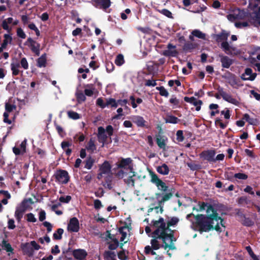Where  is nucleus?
Listing matches in <instances>:
<instances>
[{
  "instance_id": "c03bdc74",
  "label": "nucleus",
  "mask_w": 260,
  "mask_h": 260,
  "mask_svg": "<svg viewBox=\"0 0 260 260\" xmlns=\"http://www.w3.org/2000/svg\"><path fill=\"white\" fill-rule=\"evenodd\" d=\"M87 87L88 88H86L84 90L85 94L87 96H91L93 94L95 88L92 85H87Z\"/></svg>"
},
{
  "instance_id": "864d4df0",
  "label": "nucleus",
  "mask_w": 260,
  "mask_h": 260,
  "mask_svg": "<svg viewBox=\"0 0 260 260\" xmlns=\"http://www.w3.org/2000/svg\"><path fill=\"white\" fill-rule=\"evenodd\" d=\"M63 230L62 229H58L56 232L53 234V238L56 240L61 239Z\"/></svg>"
},
{
  "instance_id": "1a4fd4ad",
  "label": "nucleus",
  "mask_w": 260,
  "mask_h": 260,
  "mask_svg": "<svg viewBox=\"0 0 260 260\" xmlns=\"http://www.w3.org/2000/svg\"><path fill=\"white\" fill-rule=\"evenodd\" d=\"M91 2L95 7L104 10L111 6L110 0H91Z\"/></svg>"
},
{
  "instance_id": "c756f323",
  "label": "nucleus",
  "mask_w": 260,
  "mask_h": 260,
  "mask_svg": "<svg viewBox=\"0 0 260 260\" xmlns=\"http://www.w3.org/2000/svg\"><path fill=\"white\" fill-rule=\"evenodd\" d=\"M157 172L162 175H167L169 173V169L167 165L164 164L157 168Z\"/></svg>"
},
{
  "instance_id": "f704fd0d",
  "label": "nucleus",
  "mask_w": 260,
  "mask_h": 260,
  "mask_svg": "<svg viewBox=\"0 0 260 260\" xmlns=\"http://www.w3.org/2000/svg\"><path fill=\"white\" fill-rule=\"evenodd\" d=\"M29 243H25L21 245V248L25 254L30 255L32 254V250L29 248Z\"/></svg>"
},
{
  "instance_id": "473e14b6",
  "label": "nucleus",
  "mask_w": 260,
  "mask_h": 260,
  "mask_svg": "<svg viewBox=\"0 0 260 260\" xmlns=\"http://www.w3.org/2000/svg\"><path fill=\"white\" fill-rule=\"evenodd\" d=\"M243 119L246 120L251 125H256L258 123V120L256 118L250 117L248 114H245L243 115Z\"/></svg>"
},
{
  "instance_id": "4468645a",
  "label": "nucleus",
  "mask_w": 260,
  "mask_h": 260,
  "mask_svg": "<svg viewBox=\"0 0 260 260\" xmlns=\"http://www.w3.org/2000/svg\"><path fill=\"white\" fill-rule=\"evenodd\" d=\"M18 23V20L17 19H14L12 17L8 18L7 19H5L2 23L3 28L9 31L11 29V27H9V24H12L13 25H16Z\"/></svg>"
},
{
  "instance_id": "8fccbe9b",
  "label": "nucleus",
  "mask_w": 260,
  "mask_h": 260,
  "mask_svg": "<svg viewBox=\"0 0 260 260\" xmlns=\"http://www.w3.org/2000/svg\"><path fill=\"white\" fill-rule=\"evenodd\" d=\"M46 62V59L45 56H41L40 58L38 59L37 60V64L38 66L41 68L45 66Z\"/></svg>"
},
{
  "instance_id": "6ab92c4d",
  "label": "nucleus",
  "mask_w": 260,
  "mask_h": 260,
  "mask_svg": "<svg viewBox=\"0 0 260 260\" xmlns=\"http://www.w3.org/2000/svg\"><path fill=\"white\" fill-rule=\"evenodd\" d=\"M26 43L30 47L31 50L36 53L37 54H39L40 51V44L35 41L33 40L31 38H29L27 39Z\"/></svg>"
},
{
  "instance_id": "5fc2aeb1",
  "label": "nucleus",
  "mask_w": 260,
  "mask_h": 260,
  "mask_svg": "<svg viewBox=\"0 0 260 260\" xmlns=\"http://www.w3.org/2000/svg\"><path fill=\"white\" fill-rule=\"evenodd\" d=\"M28 27H29V29L34 30L37 36H40V31L34 23H30L28 25Z\"/></svg>"
},
{
  "instance_id": "052dcab7",
  "label": "nucleus",
  "mask_w": 260,
  "mask_h": 260,
  "mask_svg": "<svg viewBox=\"0 0 260 260\" xmlns=\"http://www.w3.org/2000/svg\"><path fill=\"white\" fill-rule=\"evenodd\" d=\"M20 63L21 67L24 69L26 70L28 68V64L25 58L23 57L21 59Z\"/></svg>"
},
{
  "instance_id": "680f3d73",
  "label": "nucleus",
  "mask_w": 260,
  "mask_h": 260,
  "mask_svg": "<svg viewBox=\"0 0 260 260\" xmlns=\"http://www.w3.org/2000/svg\"><path fill=\"white\" fill-rule=\"evenodd\" d=\"M251 62L254 67L256 68V70L260 72V63L258 62L255 58H252Z\"/></svg>"
},
{
  "instance_id": "bf43d9fd",
  "label": "nucleus",
  "mask_w": 260,
  "mask_h": 260,
  "mask_svg": "<svg viewBox=\"0 0 260 260\" xmlns=\"http://www.w3.org/2000/svg\"><path fill=\"white\" fill-rule=\"evenodd\" d=\"M71 200V197L70 196H62L59 199L60 202L65 203H69Z\"/></svg>"
},
{
  "instance_id": "7c9ffc66",
  "label": "nucleus",
  "mask_w": 260,
  "mask_h": 260,
  "mask_svg": "<svg viewBox=\"0 0 260 260\" xmlns=\"http://www.w3.org/2000/svg\"><path fill=\"white\" fill-rule=\"evenodd\" d=\"M166 141L167 139L161 137H158L156 139V143L158 147L162 149H165L166 145Z\"/></svg>"
},
{
  "instance_id": "338daca9",
  "label": "nucleus",
  "mask_w": 260,
  "mask_h": 260,
  "mask_svg": "<svg viewBox=\"0 0 260 260\" xmlns=\"http://www.w3.org/2000/svg\"><path fill=\"white\" fill-rule=\"evenodd\" d=\"M96 104L102 108H104L106 107V102L105 103L102 99L99 98L96 100Z\"/></svg>"
},
{
  "instance_id": "cd10ccee",
  "label": "nucleus",
  "mask_w": 260,
  "mask_h": 260,
  "mask_svg": "<svg viewBox=\"0 0 260 260\" xmlns=\"http://www.w3.org/2000/svg\"><path fill=\"white\" fill-rule=\"evenodd\" d=\"M11 198L10 194L7 191L0 190V200L4 205L8 203V200Z\"/></svg>"
},
{
  "instance_id": "37998d69",
  "label": "nucleus",
  "mask_w": 260,
  "mask_h": 260,
  "mask_svg": "<svg viewBox=\"0 0 260 260\" xmlns=\"http://www.w3.org/2000/svg\"><path fill=\"white\" fill-rule=\"evenodd\" d=\"M165 121L167 123L176 124L179 122V120L177 117L175 116L172 115H168L166 118Z\"/></svg>"
},
{
  "instance_id": "4c0bfd02",
  "label": "nucleus",
  "mask_w": 260,
  "mask_h": 260,
  "mask_svg": "<svg viewBox=\"0 0 260 260\" xmlns=\"http://www.w3.org/2000/svg\"><path fill=\"white\" fill-rule=\"evenodd\" d=\"M179 221V219L176 217H173L169 218L167 221V226L166 225V228L169 229V226L175 225L177 224Z\"/></svg>"
},
{
  "instance_id": "20e7f679",
  "label": "nucleus",
  "mask_w": 260,
  "mask_h": 260,
  "mask_svg": "<svg viewBox=\"0 0 260 260\" xmlns=\"http://www.w3.org/2000/svg\"><path fill=\"white\" fill-rule=\"evenodd\" d=\"M115 176L119 179H123L124 182L129 185L134 186V180L133 177L135 176V173L132 170L129 171L124 169H119L115 173Z\"/></svg>"
},
{
  "instance_id": "7ed1b4c3",
  "label": "nucleus",
  "mask_w": 260,
  "mask_h": 260,
  "mask_svg": "<svg viewBox=\"0 0 260 260\" xmlns=\"http://www.w3.org/2000/svg\"><path fill=\"white\" fill-rule=\"evenodd\" d=\"M111 166L107 161H104L99 167V173L98 174V179L104 180L105 182L109 181L111 178Z\"/></svg>"
},
{
  "instance_id": "2eb2a0df",
  "label": "nucleus",
  "mask_w": 260,
  "mask_h": 260,
  "mask_svg": "<svg viewBox=\"0 0 260 260\" xmlns=\"http://www.w3.org/2000/svg\"><path fill=\"white\" fill-rule=\"evenodd\" d=\"M228 83L235 88H238L241 86L242 84L240 83L239 79H237L236 76L232 74H230L227 78Z\"/></svg>"
},
{
  "instance_id": "4d7b16f0",
  "label": "nucleus",
  "mask_w": 260,
  "mask_h": 260,
  "mask_svg": "<svg viewBox=\"0 0 260 260\" xmlns=\"http://www.w3.org/2000/svg\"><path fill=\"white\" fill-rule=\"evenodd\" d=\"M26 217H27V220L28 222H35L37 221V219L35 217V215L31 213H28L26 215Z\"/></svg>"
},
{
  "instance_id": "bb28decb",
  "label": "nucleus",
  "mask_w": 260,
  "mask_h": 260,
  "mask_svg": "<svg viewBox=\"0 0 260 260\" xmlns=\"http://www.w3.org/2000/svg\"><path fill=\"white\" fill-rule=\"evenodd\" d=\"M105 133V129L103 127L100 126L98 128V137L99 141L103 144L105 142L107 138Z\"/></svg>"
},
{
  "instance_id": "6e6552de",
  "label": "nucleus",
  "mask_w": 260,
  "mask_h": 260,
  "mask_svg": "<svg viewBox=\"0 0 260 260\" xmlns=\"http://www.w3.org/2000/svg\"><path fill=\"white\" fill-rule=\"evenodd\" d=\"M55 178L59 183L62 184L67 183L69 180L68 173L63 170L57 171L55 174Z\"/></svg>"
},
{
  "instance_id": "0e129e2a",
  "label": "nucleus",
  "mask_w": 260,
  "mask_h": 260,
  "mask_svg": "<svg viewBox=\"0 0 260 260\" xmlns=\"http://www.w3.org/2000/svg\"><path fill=\"white\" fill-rule=\"evenodd\" d=\"M17 36L22 38V39H25L26 37V35L25 32L23 31L22 28H18L17 30Z\"/></svg>"
},
{
  "instance_id": "72a5a7b5",
  "label": "nucleus",
  "mask_w": 260,
  "mask_h": 260,
  "mask_svg": "<svg viewBox=\"0 0 260 260\" xmlns=\"http://www.w3.org/2000/svg\"><path fill=\"white\" fill-rule=\"evenodd\" d=\"M0 245L3 247V248L6 250L7 252H12L13 249L12 248L11 245L8 241L6 240H3L2 241V243Z\"/></svg>"
},
{
  "instance_id": "de8ad7c7",
  "label": "nucleus",
  "mask_w": 260,
  "mask_h": 260,
  "mask_svg": "<svg viewBox=\"0 0 260 260\" xmlns=\"http://www.w3.org/2000/svg\"><path fill=\"white\" fill-rule=\"evenodd\" d=\"M68 115L70 118H71L74 120H77L80 118V115L77 112L69 111L67 112Z\"/></svg>"
},
{
  "instance_id": "9b49d317",
  "label": "nucleus",
  "mask_w": 260,
  "mask_h": 260,
  "mask_svg": "<svg viewBox=\"0 0 260 260\" xmlns=\"http://www.w3.org/2000/svg\"><path fill=\"white\" fill-rule=\"evenodd\" d=\"M151 181L155 184L158 189L164 191L167 190L168 187L165 183L160 180L156 175L153 174L151 176Z\"/></svg>"
},
{
  "instance_id": "ea45409f",
  "label": "nucleus",
  "mask_w": 260,
  "mask_h": 260,
  "mask_svg": "<svg viewBox=\"0 0 260 260\" xmlns=\"http://www.w3.org/2000/svg\"><path fill=\"white\" fill-rule=\"evenodd\" d=\"M86 149L91 152H93L96 149V146L94 144V142L92 139H90L88 142L86 147Z\"/></svg>"
},
{
  "instance_id": "13d9d810",
  "label": "nucleus",
  "mask_w": 260,
  "mask_h": 260,
  "mask_svg": "<svg viewBox=\"0 0 260 260\" xmlns=\"http://www.w3.org/2000/svg\"><path fill=\"white\" fill-rule=\"evenodd\" d=\"M177 140L178 142H182L184 140V137L183 135V131L179 130L176 133Z\"/></svg>"
},
{
  "instance_id": "e433bc0d",
  "label": "nucleus",
  "mask_w": 260,
  "mask_h": 260,
  "mask_svg": "<svg viewBox=\"0 0 260 260\" xmlns=\"http://www.w3.org/2000/svg\"><path fill=\"white\" fill-rule=\"evenodd\" d=\"M127 229L126 228H120L119 229V234L121 235V237L120 238V241L121 242H124L125 243L126 241H125V240L127 236Z\"/></svg>"
},
{
  "instance_id": "2f4dec72",
  "label": "nucleus",
  "mask_w": 260,
  "mask_h": 260,
  "mask_svg": "<svg viewBox=\"0 0 260 260\" xmlns=\"http://www.w3.org/2000/svg\"><path fill=\"white\" fill-rule=\"evenodd\" d=\"M116 256L115 253L111 251H105L104 254V257L105 260H115Z\"/></svg>"
},
{
  "instance_id": "393cba45",
  "label": "nucleus",
  "mask_w": 260,
  "mask_h": 260,
  "mask_svg": "<svg viewBox=\"0 0 260 260\" xmlns=\"http://www.w3.org/2000/svg\"><path fill=\"white\" fill-rule=\"evenodd\" d=\"M219 57L220 58V61L223 68H229L233 63L232 60L226 56L219 54Z\"/></svg>"
},
{
  "instance_id": "58836bf2",
  "label": "nucleus",
  "mask_w": 260,
  "mask_h": 260,
  "mask_svg": "<svg viewBox=\"0 0 260 260\" xmlns=\"http://www.w3.org/2000/svg\"><path fill=\"white\" fill-rule=\"evenodd\" d=\"M16 109V106L14 104H11L9 103H7L5 104V113H7L10 114L11 112H12L14 110Z\"/></svg>"
},
{
  "instance_id": "a211bd4d",
  "label": "nucleus",
  "mask_w": 260,
  "mask_h": 260,
  "mask_svg": "<svg viewBox=\"0 0 260 260\" xmlns=\"http://www.w3.org/2000/svg\"><path fill=\"white\" fill-rule=\"evenodd\" d=\"M184 101L187 103H189L194 106H196V109L197 111H199L201 109V106L202 104V101L200 100H197L196 98L194 97H185Z\"/></svg>"
},
{
  "instance_id": "a19ab883",
  "label": "nucleus",
  "mask_w": 260,
  "mask_h": 260,
  "mask_svg": "<svg viewBox=\"0 0 260 260\" xmlns=\"http://www.w3.org/2000/svg\"><path fill=\"white\" fill-rule=\"evenodd\" d=\"M110 106L112 108H116L118 106L117 101L112 98L106 99V107Z\"/></svg>"
},
{
  "instance_id": "09e8293b",
  "label": "nucleus",
  "mask_w": 260,
  "mask_h": 260,
  "mask_svg": "<svg viewBox=\"0 0 260 260\" xmlns=\"http://www.w3.org/2000/svg\"><path fill=\"white\" fill-rule=\"evenodd\" d=\"M230 35V32L225 30H222L221 32V33L219 35H218V37L220 40H223V41H226Z\"/></svg>"
},
{
  "instance_id": "39448f33",
  "label": "nucleus",
  "mask_w": 260,
  "mask_h": 260,
  "mask_svg": "<svg viewBox=\"0 0 260 260\" xmlns=\"http://www.w3.org/2000/svg\"><path fill=\"white\" fill-rule=\"evenodd\" d=\"M221 48L223 51L228 55H236L240 53L239 50L230 45L227 41H223L221 44Z\"/></svg>"
},
{
  "instance_id": "0eeeda50",
  "label": "nucleus",
  "mask_w": 260,
  "mask_h": 260,
  "mask_svg": "<svg viewBox=\"0 0 260 260\" xmlns=\"http://www.w3.org/2000/svg\"><path fill=\"white\" fill-rule=\"evenodd\" d=\"M132 159L130 158H122L117 162V168L119 169H124L130 171L133 170Z\"/></svg>"
},
{
  "instance_id": "9d476101",
  "label": "nucleus",
  "mask_w": 260,
  "mask_h": 260,
  "mask_svg": "<svg viewBox=\"0 0 260 260\" xmlns=\"http://www.w3.org/2000/svg\"><path fill=\"white\" fill-rule=\"evenodd\" d=\"M26 202V201H23L21 203V204L17 207L16 209L15 212V216L18 221L20 220V219L22 217L23 213L25 211L26 209V207L25 206Z\"/></svg>"
},
{
  "instance_id": "b1692460",
  "label": "nucleus",
  "mask_w": 260,
  "mask_h": 260,
  "mask_svg": "<svg viewBox=\"0 0 260 260\" xmlns=\"http://www.w3.org/2000/svg\"><path fill=\"white\" fill-rule=\"evenodd\" d=\"M178 53L176 50V46L172 44H169L168 45V49L164 52L165 56H175Z\"/></svg>"
},
{
  "instance_id": "6e6d98bb",
  "label": "nucleus",
  "mask_w": 260,
  "mask_h": 260,
  "mask_svg": "<svg viewBox=\"0 0 260 260\" xmlns=\"http://www.w3.org/2000/svg\"><path fill=\"white\" fill-rule=\"evenodd\" d=\"M158 12L168 18H172V13L167 9H164L161 10H158Z\"/></svg>"
},
{
  "instance_id": "e2e57ef3",
  "label": "nucleus",
  "mask_w": 260,
  "mask_h": 260,
  "mask_svg": "<svg viewBox=\"0 0 260 260\" xmlns=\"http://www.w3.org/2000/svg\"><path fill=\"white\" fill-rule=\"evenodd\" d=\"M170 102L173 105V106H174V108L177 107L179 104V100L175 97H172L170 99Z\"/></svg>"
},
{
  "instance_id": "412c9836",
  "label": "nucleus",
  "mask_w": 260,
  "mask_h": 260,
  "mask_svg": "<svg viewBox=\"0 0 260 260\" xmlns=\"http://www.w3.org/2000/svg\"><path fill=\"white\" fill-rule=\"evenodd\" d=\"M256 74L253 73L250 68L245 69V73L242 75L241 78L244 80H253L256 77Z\"/></svg>"
},
{
  "instance_id": "f3484780",
  "label": "nucleus",
  "mask_w": 260,
  "mask_h": 260,
  "mask_svg": "<svg viewBox=\"0 0 260 260\" xmlns=\"http://www.w3.org/2000/svg\"><path fill=\"white\" fill-rule=\"evenodd\" d=\"M215 152L214 150H208L203 152L201 154V157L204 159L209 161L214 162V156Z\"/></svg>"
},
{
  "instance_id": "774afa93",
  "label": "nucleus",
  "mask_w": 260,
  "mask_h": 260,
  "mask_svg": "<svg viewBox=\"0 0 260 260\" xmlns=\"http://www.w3.org/2000/svg\"><path fill=\"white\" fill-rule=\"evenodd\" d=\"M236 178L244 180L247 178V176L243 173H237L234 175Z\"/></svg>"
},
{
  "instance_id": "69168bd1",
  "label": "nucleus",
  "mask_w": 260,
  "mask_h": 260,
  "mask_svg": "<svg viewBox=\"0 0 260 260\" xmlns=\"http://www.w3.org/2000/svg\"><path fill=\"white\" fill-rule=\"evenodd\" d=\"M235 25L237 28H241L248 26V23L247 22H236L235 23Z\"/></svg>"
},
{
  "instance_id": "3c124183",
  "label": "nucleus",
  "mask_w": 260,
  "mask_h": 260,
  "mask_svg": "<svg viewBox=\"0 0 260 260\" xmlns=\"http://www.w3.org/2000/svg\"><path fill=\"white\" fill-rule=\"evenodd\" d=\"M119 245V242L116 239H113L111 243H109V248L111 250L116 249Z\"/></svg>"
},
{
  "instance_id": "4be33fe9",
  "label": "nucleus",
  "mask_w": 260,
  "mask_h": 260,
  "mask_svg": "<svg viewBox=\"0 0 260 260\" xmlns=\"http://www.w3.org/2000/svg\"><path fill=\"white\" fill-rule=\"evenodd\" d=\"M206 209H207V213L208 214H210V213H215L213 207L204 202L199 203L198 204V208L197 210L198 211H202Z\"/></svg>"
},
{
  "instance_id": "c9c22d12",
  "label": "nucleus",
  "mask_w": 260,
  "mask_h": 260,
  "mask_svg": "<svg viewBox=\"0 0 260 260\" xmlns=\"http://www.w3.org/2000/svg\"><path fill=\"white\" fill-rule=\"evenodd\" d=\"M12 41V37L9 34H5L4 35V40L2 44V47L5 49L8 44L11 43Z\"/></svg>"
},
{
  "instance_id": "f8f14e48",
  "label": "nucleus",
  "mask_w": 260,
  "mask_h": 260,
  "mask_svg": "<svg viewBox=\"0 0 260 260\" xmlns=\"http://www.w3.org/2000/svg\"><path fill=\"white\" fill-rule=\"evenodd\" d=\"M27 140L24 139L19 146H15L13 148V152L15 155H22L26 152Z\"/></svg>"
},
{
  "instance_id": "aec40b11",
  "label": "nucleus",
  "mask_w": 260,
  "mask_h": 260,
  "mask_svg": "<svg viewBox=\"0 0 260 260\" xmlns=\"http://www.w3.org/2000/svg\"><path fill=\"white\" fill-rule=\"evenodd\" d=\"M130 118L138 127H144L146 125V121L142 116L133 115Z\"/></svg>"
},
{
  "instance_id": "f03ea898",
  "label": "nucleus",
  "mask_w": 260,
  "mask_h": 260,
  "mask_svg": "<svg viewBox=\"0 0 260 260\" xmlns=\"http://www.w3.org/2000/svg\"><path fill=\"white\" fill-rule=\"evenodd\" d=\"M196 222L200 229L205 232L214 229L218 232H221L225 228L223 220L217 216V213L208 214V216L203 215L195 217Z\"/></svg>"
},
{
  "instance_id": "49530a36",
  "label": "nucleus",
  "mask_w": 260,
  "mask_h": 260,
  "mask_svg": "<svg viewBox=\"0 0 260 260\" xmlns=\"http://www.w3.org/2000/svg\"><path fill=\"white\" fill-rule=\"evenodd\" d=\"M191 34L193 36H195L200 39H205V34L201 32L200 30L198 29L193 30Z\"/></svg>"
},
{
  "instance_id": "dca6fc26",
  "label": "nucleus",
  "mask_w": 260,
  "mask_h": 260,
  "mask_svg": "<svg viewBox=\"0 0 260 260\" xmlns=\"http://www.w3.org/2000/svg\"><path fill=\"white\" fill-rule=\"evenodd\" d=\"M220 96H221L223 100L226 102L233 104L235 105H237L239 104V102L236 99L233 98L231 94L226 93L223 91H220L219 92Z\"/></svg>"
},
{
  "instance_id": "ddd939ff",
  "label": "nucleus",
  "mask_w": 260,
  "mask_h": 260,
  "mask_svg": "<svg viewBox=\"0 0 260 260\" xmlns=\"http://www.w3.org/2000/svg\"><path fill=\"white\" fill-rule=\"evenodd\" d=\"M79 229L78 220L76 217L71 218L68 225V230L71 232H77Z\"/></svg>"
},
{
  "instance_id": "423d86ee",
  "label": "nucleus",
  "mask_w": 260,
  "mask_h": 260,
  "mask_svg": "<svg viewBox=\"0 0 260 260\" xmlns=\"http://www.w3.org/2000/svg\"><path fill=\"white\" fill-rule=\"evenodd\" d=\"M243 17V12L237 8H231L226 16L228 19L232 22L237 19H242Z\"/></svg>"
},
{
  "instance_id": "79ce46f5",
  "label": "nucleus",
  "mask_w": 260,
  "mask_h": 260,
  "mask_svg": "<svg viewBox=\"0 0 260 260\" xmlns=\"http://www.w3.org/2000/svg\"><path fill=\"white\" fill-rule=\"evenodd\" d=\"M172 197V194L171 193H167L164 194L161 199H160V195L159 194H157V199L160 203L165 202L169 200L170 198Z\"/></svg>"
},
{
  "instance_id": "a18cd8bd",
  "label": "nucleus",
  "mask_w": 260,
  "mask_h": 260,
  "mask_svg": "<svg viewBox=\"0 0 260 260\" xmlns=\"http://www.w3.org/2000/svg\"><path fill=\"white\" fill-rule=\"evenodd\" d=\"M124 62V59L123 55L120 54H118L115 60V64L118 66H121L122 65Z\"/></svg>"
},
{
  "instance_id": "f257e3e1",
  "label": "nucleus",
  "mask_w": 260,
  "mask_h": 260,
  "mask_svg": "<svg viewBox=\"0 0 260 260\" xmlns=\"http://www.w3.org/2000/svg\"><path fill=\"white\" fill-rule=\"evenodd\" d=\"M151 226L154 229L153 235L154 238L151 241V247L154 250L160 248L161 242V246L165 249H174L175 246L173 241L176 239L173 236V231L168 228H166V223L164 218L160 217L158 220H152Z\"/></svg>"
},
{
  "instance_id": "a878e982",
  "label": "nucleus",
  "mask_w": 260,
  "mask_h": 260,
  "mask_svg": "<svg viewBox=\"0 0 260 260\" xmlns=\"http://www.w3.org/2000/svg\"><path fill=\"white\" fill-rule=\"evenodd\" d=\"M10 67L13 76H17L19 74L20 63L17 60H13L11 63Z\"/></svg>"
},
{
  "instance_id": "c85d7f7f",
  "label": "nucleus",
  "mask_w": 260,
  "mask_h": 260,
  "mask_svg": "<svg viewBox=\"0 0 260 260\" xmlns=\"http://www.w3.org/2000/svg\"><path fill=\"white\" fill-rule=\"evenodd\" d=\"M71 146V143L67 141H63L61 144L62 149L65 151L67 155H70L72 152V150L69 148Z\"/></svg>"
},
{
  "instance_id": "603ef678",
  "label": "nucleus",
  "mask_w": 260,
  "mask_h": 260,
  "mask_svg": "<svg viewBox=\"0 0 260 260\" xmlns=\"http://www.w3.org/2000/svg\"><path fill=\"white\" fill-rule=\"evenodd\" d=\"M156 89L159 91V94L161 96L168 97L169 96V92L163 86L157 87Z\"/></svg>"
},
{
  "instance_id": "5701e85b",
  "label": "nucleus",
  "mask_w": 260,
  "mask_h": 260,
  "mask_svg": "<svg viewBox=\"0 0 260 260\" xmlns=\"http://www.w3.org/2000/svg\"><path fill=\"white\" fill-rule=\"evenodd\" d=\"M73 255L75 258L82 260L86 256L87 252L84 249H78L73 251Z\"/></svg>"
}]
</instances>
